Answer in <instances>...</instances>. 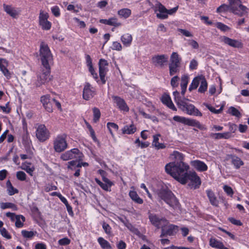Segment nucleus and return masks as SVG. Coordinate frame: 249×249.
Listing matches in <instances>:
<instances>
[{
  "instance_id": "nucleus-1",
  "label": "nucleus",
  "mask_w": 249,
  "mask_h": 249,
  "mask_svg": "<svg viewBox=\"0 0 249 249\" xmlns=\"http://www.w3.org/2000/svg\"><path fill=\"white\" fill-rule=\"evenodd\" d=\"M175 169H178L179 172L173 173V177L182 184H185L190 182L189 185L194 189L199 187L201 184V181L199 177L195 172H188L189 166L187 164L180 163L178 166L175 167Z\"/></svg>"
},
{
  "instance_id": "nucleus-2",
  "label": "nucleus",
  "mask_w": 249,
  "mask_h": 249,
  "mask_svg": "<svg viewBox=\"0 0 249 249\" xmlns=\"http://www.w3.org/2000/svg\"><path fill=\"white\" fill-rule=\"evenodd\" d=\"M170 157L172 160H175L174 162H170L167 164L165 167V171L168 174H170L172 177L173 176V173H176V172H179V170L178 169H175V167H177L179 166L180 163H182L186 164L183 162L184 160V156L183 154L175 151L171 154Z\"/></svg>"
},
{
  "instance_id": "nucleus-3",
  "label": "nucleus",
  "mask_w": 249,
  "mask_h": 249,
  "mask_svg": "<svg viewBox=\"0 0 249 249\" xmlns=\"http://www.w3.org/2000/svg\"><path fill=\"white\" fill-rule=\"evenodd\" d=\"M39 54L42 66L44 68H49L53 61V55L48 45L43 42L40 44Z\"/></svg>"
},
{
  "instance_id": "nucleus-4",
  "label": "nucleus",
  "mask_w": 249,
  "mask_h": 249,
  "mask_svg": "<svg viewBox=\"0 0 249 249\" xmlns=\"http://www.w3.org/2000/svg\"><path fill=\"white\" fill-rule=\"evenodd\" d=\"M158 197L165 201L170 207L176 208L178 207V202L171 191L161 190L158 194Z\"/></svg>"
},
{
  "instance_id": "nucleus-5",
  "label": "nucleus",
  "mask_w": 249,
  "mask_h": 249,
  "mask_svg": "<svg viewBox=\"0 0 249 249\" xmlns=\"http://www.w3.org/2000/svg\"><path fill=\"white\" fill-rule=\"evenodd\" d=\"M231 7V12L240 17L248 13V8L241 4L240 0H228Z\"/></svg>"
},
{
  "instance_id": "nucleus-6",
  "label": "nucleus",
  "mask_w": 249,
  "mask_h": 249,
  "mask_svg": "<svg viewBox=\"0 0 249 249\" xmlns=\"http://www.w3.org/2000/svg\"><path fill=\"white\" fill-rule=\"evenodd\" d=\"M66 134H63L58 135L54 139L53 146L56 152H62L68 148V144L66 141Z\"/></svg>"
},
{
  "instance_id": "nucleus-7",
  "label": "nucleus",
  "mask_w": 249,
  "mask_h": 249,
  "mask_svg": "<svg viewBox=\"0 0 249 249\" xmlns=\"http://www.w3.org/2000/svg\"><path fill=\"white\" fill-rule=\"evenodd\" d=\"M44 68L45 70H42L41 72L37 74V80L35 83L36 87H39L42 85H45L53 79V76L50 74V66H49V68Z\"/></svg>"
},
{
  "instance_id": "nucleus-8",
  "label": "nucleus",
  "mask_w": 249,
  "mask_h": 249,
  "mask_svg": "<svg viewBox=\"0 0 249 249\" xmlns=\"http://www.w3.org/2000/svg\"><path fill=\"white\" fill-rule=\"evenodd\" d=\"M182 111H185L188 114L201 116L202 113L193 105L187 103L184 101L178 107Z\"/></svg>"
},
{
  "instance_id": "nucleus-9",
  "label": "nucleus",
  "mask_w": 249,
  "mask_h": 249,
  "mask_svg": "<svg viewBox=\"0 0 249 249\" xmlns=\"http://www.w3.org/2000/svg\"><path fill=\"white\" fill-rule=\"evenodd\" d=\"M82 153L77 148H73L70 150L67 151L63 153L60 157L61 159L63 160L67 161L72 159H78L79 160H81Z\"/></svg>"
},
{
  "instance_id": "nucleus-10",
  "label": "nucleus",
  "mask_w": 249,
  "mask_h": 249,
  "mask_svg": "<svg viewBox=\"0 0 249 249\" xmlns=\"http://www.w3.org/2000/svg\"><path fill=\"white\" fill-rule=\"evenodd\" d=\"M36 136L41 142H45L49 138L50 132L44 124L38 125L36 130Z\"/></svg>"
},
{
  "instance_id": "nucleus-11",
  "label": "nucleus",
  "mask_w": 249,
  "mask_h": 249,
  "mask_svg": "<svg viewBox=\"0 0 249 249\" xmlns=\"http://www.w3.org/2000/svg\"><path fill=\"white\" fill-rule=\"evenodd\" d=\"M173 119L176 122H179L189 126H196L199 129L201 128V125L200 123L194 119L186 118L179 116H175Z\"/></svg>"
},
{
  "instance_id": "nucleus-12",
  "label": "nucleus",
  "mask_w": 249,
  "mask_h": 249,
  "mask_svg": "<svg viewBox=\"0 0 249 249\" xmlns=\"http://www.w3.org/2000/svg\"><path fill=\"white\" fill-rule=\"evenodd\" d=\"M49 15L43 10L40 11L39 16V24L43 30H49L51 28L52 24L48 20Z\"/></svg>"
},
{
  "instance_id": "nucleus-13",
  "label": "nucleus",
  "mask_w": 249,
  "mask_h": 249,
  "mask_svg": "<svg viewBox=\"0 0 249 249\" xmlns=\"http://www.w3.org/2000/svg\"><path fill=\"white\" fill-rule=\"evenodd\" d=\"M154 11L157 13L156 16L157 18L161 19H164L168 18L167 9L160 2H157L154 7Z\"/></svg>"
},
{
  "instance_id": "nucleus-14",
  "label": "nucleus",
  "mask_w": 249,
  "mask_h": 249,
  "mask_svg": "<svg viewBox=\"0 0 249 249\" xmlns=\"http://www.w3.org/2000/svg\"><path fill=\"white\" fill-rule=\"evenodd\" d=\"M178 226L169 224L168 225H164L161 226V233L160 237H163L166 235H173L178 231Z\"/></svg>"
},
{
  "instance_id": "nucleus-15",
  "label": "nucleus",
  "mask_w": 249,
  "mask_h": 249,
  "mask_svg": "<svg viewBox=\"0 0 249 249\" xmlns=\"http://www.w3.org/2000/svg\"><path fill=\"white\" fill-rule=\"evenodd\" d=\"M108 63L107 61L104 59H101L99 62V75L100 79L103 84L106 82L105 76L107 72L108 71L107 66Z\"/></svg>"
},
{
  "instance_id": "nucleus-16",
  "label": "nucleus",
  "mask_w": 249,
  "mask_h": 249,
  "mask_svg": "<svg viewBox=\"0 0 249 249\" xmlns=\"http://www.w3.org/2000/svg\"><path fill=\"white\" fill-rule=\"evenodd\" d=\"M148 217L151 224L158 229L160 228L161 223H163L164 224L168 223V221L165 218H160L155 213H149Z\"/></svg>"
},
{
  "instance_id": "nucleus-17",
  "label": "nucleus",
  "mask_w": 249,
  "mask_h": 249,
  "mask_svg": "<svg viewBox=\"0 0 249 249\" xmlns=\"http://www.w3.org/2000/svg\"><path fill=\"white\" fill-rule=\"evenodd\" d=\"M221 42L224 44L233 48H242V43L238 40L233 39L226 36H223L221 38Z\"/></svg>"
},
{
  "instance_id": "nucleus-18",
  "label": "nucleus",
  "mask_w": 249,
  "mask_h": 249,
  "mask_svg": "<svg viewBox=\"0 0 249 249\" xmlns=\"http://www.w3.org/2000/svg\"><path fill=\"white\" fill-rule=\"evenodd\" d=\"M168 57L167 55H157L152 58L153 63L156 66L162 67L164 64L167 62Z\"/></svg>"
},
{
  "instance_id": "nucleus-19",
  "label": "nucleus",
  "mask_w": 249,
  "mask_h": 249,
  "mask_svg": "<svg viewBox=\"0 0 249 249\" xmlns=\"http://www.w3.org/2000/svg\"><path fill=\"white\" fill-rule=\"evenodd\" d=\"M103 181H101L99 179L96 178L95 180L96 182L104 190L106 191H110V187L113 185V183L108 178L103 177Z\"/></svg>"
},
{
  "instance_id": "nucleus-20",
  "label": "nucleus",
  "mask_w": 249,
  "mask_h": 249,
  "mask_svg": "<svg viewBox=\"0 0 249 249\" xmlns=\"http://www.w3.org/2000/svg\"><path fill=\"white\" fill-rule=\"evenodd\" d=\"M112 98L114 103L120 110L126 112L129 111V107L123 99L117 96H113Z\"/></svg>"
},
{
  "instance_id": "nucleus-21",
  "label": "nucleus",
  "mask_w": 249,
  "mask_h": 249,
  "mask_svg": "<svg viewBox=\"0 0 249 249\" xmlns=\"http://www.w3.org/2000/svg\"><path fill=\"white\" fill-rule=\"evenodd\" d=\"M92 89L89 83H86L85 85L83 92V97L85 100H89L93 97L94 91Z\"/></svg>"
},
{
  "instance_id": "nucleus-22",
  "label": "nucleus",
  "mask_w": 249,
  "mask_h": 249,
  "mask_svg": "<svg viewBox=\"0 0 249 249\" xmlns=\"http://www.w3.org/2000/svg\"><path fill=\"white\" fill-rule=\"evenodd\" d=\"M227 159L228 160H230L231 163L237 169H239L240 167L243 165L244 164V162L241 160V159L235 155H228L227 156Z\"/></svg>"
},
{
  "instance_id": "nucleus-23",
  "label": "nucleus",
  "mask_w": 249,
  "mask_h": 249,
  "mask_svg": "<svg viewBox=\"0 0 249 249\" xmlns=\"http://www.w3.org/2000/svg\"><path fill=\"white\" fill-rule=\"evenodd\" d=\"M8 63L7 61L3 58H0V70L3 75L7 79H9L11 77V73L7 69Z\"/></svg>"
},
{
  "instance_id": "nucleus-24",
  "label": "nucleus",
  "mask_w": 249,
  "mask_h": 249,
  "mask_svg": "<svg viewBox=\"0 0 249 249\" xmlns=\"http://www.w3.org/2000/svg\"><path fill=\"white\" fill-rule=\"evenodd\" d=\"M191 165L196 170L200 172L206 171L208 169L207 165L204 162L199 160L191 161Z\"/></svg>"
},
{
  "instance_id": "nucleus-25",
  "label": "nucleus",
  "mask_w": 249,
  "mask_h": 249,
  "mask_svg": "<svg viewBox=\"0 0 249 249\" xmlns=\"http://www.w3.org/2000/svg\"><path fill=\"white\" fill-rule=\"evenodd\" d=\"M163 104L166 105L169 108L174 111H177V108L171 101L170 97L168 95H164L161 98Z\"/></svg>"
},
{
  "instance_id": "nucleus-26",
  "label": "nucleus",
  "mask_w": 249,
  "mask_h": 249,
  "mask_svg": "<svg viewBox=\"0 0 249 249\" xmlns=\"http://www.w3.org/2000/svg\"><path fill=\"white\" fill-rule=\"evenodd\" d=\"M206 193L211 204L214 206H218V201L214 193L210 190H207Z\"/></svg>"
},
{
  "instance_id": "nucleus-27",
  "label": "nucleus",
  "mask_w": 249,
  "mask_h": 249,
  "mask_svg": "<svg viewBox=\"0 0 249 249\" xmlns=\"http://www.w3.org/2000/svg\"><path fill=\"white\" fill-rule=\"evenodd\" d=\"M121 40L124 46L129 47L131 44L132 36L130 34L126 33L122 36Z\"/></svg>"
},
{
  "instance_id": "nucleus-28",
  "label": "nucleus",
  "mask_w": 249,
  "mask_h": 249,
  "mask_svg": "<svg viewBox=\"0 0 249 249\" xmlns=\"http://www.w3.org/2000/svg\"><path fill=\"white\" fill-rule=\"evenodd\" d=\"M124 134H133L137 131L136 127L133 124L126 125L122 129Z\"/></svg>"
},
{
  "instance_id": "nucleus-29",
  "label": "nucleus",
  "mask_w": 249,
  "mask_h": 249,
  "mask_svg": "<svg viewBox=\"0 0 249 249\" xmlns=\"http://www.w3.org/2000/svg\"><path fill=\"white\" fill-rule=\"evenodd\" d=\"M21 168L25 170L30 176H32L35 170V167L30 162H24L22 164Z\"/></svg>"
},
{
  "instance_id": "nucleus-30",
  "label": "nucleus",
  "mask_w": 249,
  "mask_h": 249,
  "mask_svg": "<svg viewBox=\"0 0 249 249\" xmlns=\"http://www.w3.org/2000/svg\"><path fill=\"white\" fill-rule=\"evenodd\" d=\"M129 196L131 199L135 203L139 204L143 203V201L142 199L139 197L136 191H130L129 193Z\"/></svg>"
},
{
  "instance_id": "nucleus-31",
  "label": "nucleus",
  "mask_w": 249,
  "mask_h": 249,
  "mask_svg": "<svg viewBox=\"0 0 249 249\" xmlns=\"http://www.w3.org/2000/svg\"><path fill=\"white\" fill-rule=\"evenodd\" d=\"M117 14L120 18L126 19L131 15V11L128 8H123L118 11Z\"/></svg>"
},
{
  "instance_id": "nucleus-32",
  "label": "nucleus",
  "mask_w": 249,
  "mask_h": 249,
  "mask_svg": "<svg viewBox=\"0 0 249 249\" xmlns=\"http://www.w3.org/2000/svg\"><path fill=\"white\" fill-rule=\"evenodd\" d=\"M170 64H178L180 65L181 58L179 57L177 53L173 52L170 56Z\"/></svg>"
},
{
  "instance_id": "nucleus-33",
  "label": "nucleus",
  "mask_w": 249,
  "mask_h": 249,
  "mask_svg": "<svg viewBox=\"0 0 249 249\" xmlns=\"http://www.w3.org/2000/svg\"><path fill=\"white\" fill-rule=\"evenodd\" d=\"M201 77H202V75L196 77L193 79L191 84L189 88V91H191L193 89H196L197 88L198 85L200 83V82L201 81Z\"/></svg>"
},
{
  "instance_id": "nucleus-34",
  "label": "nucleus",
  "mask_w": 249,
  "mask_h": 249,
  "mask_svg": "<svg viewBox=\"0 0 249 249\" xmlns=\"http://www.w3.org/2000/svg\"><path fill=\"white\" fill-rule=\"evenodd\" d=\"M98 242L103 249H111V247L109 243L103 237H99Z\"/></svg>"
},
{
  "instance_id": "nucleus-35",
  "label": "nucleus",
  "mask_w": 249,
  "mask_h": 249,
  "mask_svg": "<svg viewBox=\"0 0 249 249\" xmlns=\"http://www.w3.org/2000/svg\"><path fill=\"white\" fill-rule=\"evenodd\" d=\"M169 74L171 76L174 75L179 71L180 65L178 64H169Z\"/></svg>"
},
{
  "instance_id": "nucleus-36",
  "label": "nucleus",
  "mask_w": 249,
  "mask_h": 249,
  "mask_svg": "<svg viewBox=\"0 0 249 249\" xmlns=\"http://www.w3.org/2000/svg\"><path fill=\"white\" fill-rule=\"evenodd\" d=\"M0 207L2 210H4L8 208L12 209L13 210L15 211L18 210L17 206L15 204L10 202H0Z\"/></svg>"
},
{
  "instance_id": "nucleus-37",
  "label": "nucleus",
  "mask_w": 249,
  "mask_h": 249,
  "mask_svg": "<svg viewBox=\"0 0 249 249\" xmlns=\"http://www.w3.org/2000/svg\"><path fill=\"white\" fill-rule=\"evenodd\" d=\"M200 83V86L198 89V92L200 93H204L207 89L208 84L205 77L202 76L201 77Z\"/></svg>"
},
{
  "instance_id": "nucleus-38",
  "label": "nucleus",
  "mask_w": 249,
  "mask_h": 249,
  "mask_svg": "<svg viewBox=\"0 0 249 249\" xmlns=\"http://www.w3.org/2000/svg\"><path fill=\"white\" fill-rule=\"evenodd\" d=\"M212 136H215V138L216 139H228L231 138V133L230 132H225L223 133H217L215 134H212L211 135Z\"/></svg>"
},
{
  "instance_id": "nucleus-39",
  "label": "nucleus",
  "mask_w": 249,
  "mask_h": 249,
  "mask_svg": "<svg viewBox=\"0 0 249 249\" xmlns=\"http://www.w3.org/2000/svg\"><path fill=\"white\" fill-rule=\"evenodd\" d=\"M36 231H28L26 230H22L21 231V234L26 239H31L36 234Z\"/></svg>"
},
{
  "instance_id": "nucleus-40",
  "label": "nucleus",
  "mask_w": 249,
  "mask_h": 249,
  "mask_svg": "<svg viewBox=\"0 0 249 249\" xmlns=\"http://www.w3.org/2000/svg\"><path fill=\"white\" fill-rule=\"evenodd\" d=\"M25 221V218L22 215L18 216V218L16 220L15 225L17 228H21L23 226V222Z\"/></svg>"
},
{
  "instance_id": "nucleus-41",
  "label": "nucleus",
  "mask_w": 249,
  "mask_h": 249,
  "mask_svg": "<svg viewBox=\"0 0 249 249\" xmlns=\"http://www.w3.org/2000/svg\"><path fill=\"white\" fill-rule=\"evenodd\" d=\"M4 11L9 15L13 17H15L16 15V11L9 5L5 4L3 5Z\"/></svg>"
},
{
  "instance_id": "nucleus-42",
  "label": "nucleus",
  "mask_w": 249,
  "mask_h": 249,
  "mask_svg": "<svg viewBox=\"0 0 249 249\" xmlns=\"http://www.w3.org/2000/svg\"><path fill=\"white\" fill-rule=\"evenodd\" d=\"M108 25L113 26L114 27H119L122 24L121 22H118V19L116 18L113 17L108 19Z\"/></svg>"
},
{
  "instance_id": "nucleus-43",
  "label": "nucleus",
  "mask_w": 249,
  "mask_h": 249,
  "mask_svg": "<svg viewBox=\"0 0 249 249\" xmlns=\"http://www.w3.org/2000/svg\"><path fill=\"white\" fill-rule=\"evenodd\" d=\"M173 95L175 102L178 107H179L181 104V103L184 101V100H182L181 97L179 96V93L178 91H174Z\"/></svg>"
},
{
  "instance_id": "nucleus-44",
  "label": "nucleus",
  "mask_w": 249,
  "mask_h": 249,
  "mask_svg": "<svg viewBox=\"0 0 249 249\" xmlns=\"http://www.w3.org/2000/svg\"><path fill=\"white\" fill-rule=\"evenodd\" d=\"M93 121L95 123L98 122L101 116V113L100 110L97 107H94L93 108Z\"/></svg>"
},
{
  "instance_id": "nucleus-45",
  "label": "nucleus",
  "mask_w": 249,
  "mask_h": 249,
  "mask_svg": "<svg viewBox=\"0 0 249 249\" xmlns=\"http://www.w3.org/2000/svg\"><path fill=\"white\" fill-rule=\"evenodd\" d=\"M204 105L206 106V107L212 112L215 114H219L223 110V106H222L219 109H216L213 107L211 106V105L204 103Z\"/></svg>"
},
{
  "instance_id": "nucleus-46",
  "label": "nucleus",
  "mask_w": 249,
  "mask_h": 249,
  "mask_svg": "<svg viewBox=\"0 0 249 249\" xmlns=\"http://www.w3.org/2000/svg\"><path fill=\"white\" fill-rule=\"evenodd\" d=\"M107 125L110 133L112 136L114 135L113 132L112 131V129H114V130L117 131L118 130L119 128L118 125L114 123H107Z\"/></svg>"
},
{
  "instance_id": "nucleus-47",
  "label": "nucleus",
  "mask_w": 249,
  "mask_h": 249,
  "mask_svg": "<svg viewBox=\"0 0 249 249\" xmlns=\"http://www.w3.org/2000/svg\"><path fill=\"white\" fill-rule=\"evenodd\" d=\"M229 112L232 116L240 118L241 116L240 112L238 109L233 107H231L229 109Z\"/></svg>"
},
{
  "instance_id": "nucleus-48",
  "label": "nucleus",
  "mask_w": 249,
  "mask_h": 249,
  "mask_svg": "<svg viewBox=\"0 0 249 249\" xmlns=\"http://www.w3.org/2000/svg\"><path fill=\"white\" fill-rule=\"evenodd\" d=\"M230 11H231V7L230 5H227V4H222L221 6H220L219 7L217 8L216 11L218 13H221L223 12H226Z\"/></svg>"
},
{
  "instance_id": "nucleus-49",
  "label": "nucleus",
  "mask_w": 249,
  "mask_h": 249,
  "mask_svg": "<svg viewBox=\"0 0 249 249\" xmlns=\"http://www.w3.org/2000/svg\"><path fill=\"white\" fill-rule=\"evenodd\" d=\"M189 77L187 75H183L181 77L180 86L181 88L186 89L188 83Z\"/></svg>"
},
{
  "instance_id": "nucleus-50",
  "label": "nucleus",
  "mask_w": 249,
  "mask_h": 249,
  "mask_svg": "<svg viewBox=\"0 0 249 249\" xmlns=\"http://www.w3.org/2000/svg\"><path fill=\"white\" fill-rule=\"evenodd\" d=\"M24 133L22 136L23 143L27 144L29 142V136L26 128L24 129Z\"/></svg>"
},
{
  "instance_id": "nucleus-51",
  "label": "nucleus",
  "mask_w": 249,
  "mask_h": 249,
  "mask_svg": "<svg viewBox=\"0 0 249 249\" xmlns=\"http://www.w3.org/2000/svg\"><path fill=\"white\" fill-rule=\"evenodd\" d=\"M178 31L180 32L182 35L186 37H192L193 36V35L188 30L178 28Z\"/></svg>"
},
{
  "instance_id": "nucleus-52",
  "label": "nucleus",
  "mask_w": 249,
  "mask_h": 249,
  "mask_svg": "<svg viewBox=\"0 0 249 249\" xmlns=\"http://www.w3.org/2000/svg\"><path fill=\"white\" fill-rule=\"evenodd\" d=\"M223 190L228 196H232L234 193L232 189L230 186L225 185L223 186Z\"/></svg>"
},
{
  "instance_id": "nucleus-53",
  "label": "nucleus",
  "mask_w": 249,
  "mask_h": 249,
  "mask_svg": "<svg viewBox=\"0 0 249 249\" xmlns=\"http://www.w3.org/2000/svg\"><path fill=\"white\" fill-rule=\"evenodd\" d=\"M52 99V98H51L48 95L42 96L41 97V102L42 103L43 107L50 103L51 99Z\"/></svg>"
},
{
  "instance_id": "nucleus-54",
  "label": "nucleus",
  "mask_w": 249,
  "mask_h": 249,
  "mask_svg": "<svg viewBox=\"0 0 249 249\" xmlns=\"http://www.w3.org/2000/svg\"><path fill=\"white\" fill-rule=\"evenodd\" d=\"M17 178L18 179L23 181L26 179V175L23 171H18L17 172Z\"/></svg>"
},
{
  "instance_id": "nucleus-55",
  "label": "nucleus",
  "mask_w": 249,
  "mask_h": 249,
  "mask_svg": "<svg viewBox=\"0 0 249 249\" xmlns=\"http://www.w3.org/2000/svg\"><path fill=\"white\" fill-rule=\"evenodd\" d=\"M88 66L89 67V71L91 73V75L93 77V78L95 79H98V75L97 73L95 72L92 66V62H90V63L88 64Z\"/></svg>"
},
{
  "instance_id": "nucleus-56",
  "label": "nucleus",
  "mask_w": 249,
  "mask_h": 249,
  "mask_svg": "<svg viewBox=\"0 0 249 249\" xmlns=\"http://www.w3.org/2000/svg\"><path fill=\"white\" fill-rule=\"evenodd\" d=\"M125 226L127 228V229L130 230L132 232L137 234L139 232V231L137 229L135 228L131 223L128 222V223L125 224Z\"/></svg>"
},
{
  "instance_id": "nucleus-57",
  "label": "nucleus",
  "mask_w": 249,
  "mask_h": 249,
  "mask_svg": "<svg viewBox=\"0 0 249 249\" xmlns=\"http://www.w3.org/2000/svg\"><path fill=\"white\" fill-rule=\"evenodd\" d=\"M112 48L114 50L120 51L122 49V46L120 42L117 41H114L113 42Z\"/></svg>"
},
{
  "instance_id": "nucleus-58",
  "label": "nucleus",
  "mask_w": 249,
  "mask_h": 249,
  "mask_svg": "<svg viewBox=\"0 0 249 249\" xmlns=\"http://www.w3.org/2000/svg\"><path fill=\"white\" fill-rule=\"evenodd\" d=\"M51 11L55 17H58L60 16V10L59 7L57 6H55L52 7Z\"/></svg>"
},
{
  "instance_id": "nucleus-59",
  "label": "nucleus",
  "mask_w": 249,
  "mask_h": 249,
  "mask_svg": "<svg viewBox=\"0 0 249 249\" xmlns=\"http://www.w3.org/2000/svg\"><path fill=\"white\" fill-rule=\"evenodd\" d=\"M102 227L105 232L107 234H109L110 233L111 228L107 223L106 222H103L102 224Z\"/></svg>"
},
{
  "instance_id": "nucleus-60",
  "label": "nucleus",
  "mask_w": 249,
  "mask_h": 249,
  "mask_svg": "<svg viewBox=\"0 0 249 249\" xmlns=\"http://www.w3.org/2000/svg\"><path fill=\"white\" fill-rule=\"evenodd\" d=\"M5 215L7 217L10 218L12 221H16L18 218V216H19V215H16L15 213L10 212L6 213Z\"/></svg>"
},
{
  "instance_id": "nucleus-61",
  "label": "nucleus",
  "mask_w": 249,
  "mask_h": 249,
  "mask_svg": "<svg viewBox=\"0 0 249 249\" xmlns=\"http://www.w3.org/2000/svg\"><path fill=\"white\" fill-rule=\"evenodd\" d=\"M58 243L60 245L62 246L67 245L70 243V240L68 238H63L58 241Z\"/></svg>"
},
{
  "instance_id": "nucleus-62",
  "label": "nucleus",
  "mask_w": 249,
  "mask_h": 249,
  "mask_svg": "<svg viewBox=\"0 0 249 249\" xmlns=\"http://www.w3.org/2000/svg\"><path fill=\"white\" fill-rule=\"evenodd\" d=\"M0 232L1 235L5 238L9 239H11V236L5 228H2L0 229Z\"/></svg>"
},
{
  "instance_id": "nucleus-63",
  "label": "nucleus",
  "mask_w": 249,
  "mask_h": 249,
  "mask_svg": "<svg viewBox=\"0 0 249 249\" xmlns=\"http://www.w3.org/2000/svg\"><path fill=\"white\" fill-rule=\"evenodd\" d=\"M52 99H51V101L50 103L47 104L46 106H45L44 107L45 108V109L49 112H51L53 111V104L52 103Z\"/></svg>"
},
{
  "instance_id": "nucleus-64",
  "label": "nucleus",
  "mask_w": 249,
  "mask_h": 249,
  "mask_svg": "<svg viewBox=\"0 0 249 249\" xmlns=\"http://www.w3.org/2000/svg\"><path fill=\"white\" fill-rule=\"evenodd\" d=\"M179 78L178 76H174L171 80V85L173 87H177L178 86V81Z\"/></svg>"
}]
</instances>
